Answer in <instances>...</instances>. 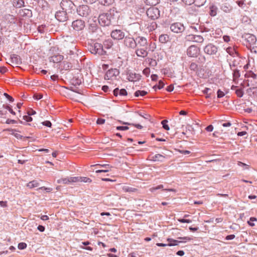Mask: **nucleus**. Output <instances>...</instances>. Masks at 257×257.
Segmentation results:
<instances>
[{
  "label": "nucleus",
  "mask_w": 257,
  "mask_h": 257,
  "mask_svg": "<svg viewBox=\"0 0 257 257\" xmlns=\"http://www.w3.org/2000/svg\"><path fill=\"white\" fill-rule=\"evenodd\" d=\"M137 49L136 53L138 57L144 58L148 55V42L147 39L143 37L137 38Z\"/></svg>",
  "instance_id": "1"
},
{
  "label": "nucleus",
  "mask_w": 257,
  "mask_h": 257,
  "mask_svg": "<svg viewBox=\"0 0 257 257\" xmlns=\"http://www.w3.org/2000/svg\"><path fill=\"white\" fill-rule=\"evenodd\" d=\"M110 14H102L99 15L98 17V22L99 24L103 26H109L111 23Z\"/></svg>",
  "instance_id": "2"
},
{
  "label": "nucleus",
  "mask_w": 257,
  "mask_h": 257,
  "mask_svg": "<svg viewBox=\"0 0 257 257\" xmlns=\"http://www.w3.org/2000/svg\"><path fill=\"white\" fill-rule=\"evenodd\" d=\"M119 74V72L118 69H111L106 72L104 78L106 80H115Z\"/></svg>",
  "instance_id": "3"
},
{
  "label": "nucleus",
  "mask_w": 257,
  "mask_h": 257,
  "mask_svg": "<svg viewBox=\"0 0 257 257\" xmlns=\"http://www.w3.org/2000/svg\"><path fill=\"white\" fill-rule=\"evenodd\" d=\"M90 51L92 54L100 55H103L105 53L102 45L97 43H95L94 45L92 46L91 48H90Z\"/></svg>",
  "instance_id": "4"
},
{
  "label": "nucleus",
  "mask_w": 257,
  "mask_h": 257,
  "mask_svg": "<svg viewBox=\"0 0 257 257\" xmlns=\"http://www.w3.org/2000/svg\"><path fill=\"white\" fill-rule=\"evenodd\" d=\"M159 11L157 8L151 7L147 11V15L151 19L155 20L159 16Z\"/></svg>",
  "instance_id": "5"
},
{
  "label": "nucleus",
  "mask_w": 257,
  "mask_h": 257,
  "mask_svg": "<svg viewBox=\"0 0 257 257\" xmlns=\"http://www.w3.org/2000/svg\"><path fill=\"white\" fill-rule=\"evenodd\" d=\"M72 27L76 31H82L85 28V23L81 20H77L72 22Z\"/></svg>",
  "instance_id": "6"
},
{
  "label": "nucleus",
  "mask_w": 257,
  "mask_h": 257,
  "mask_svg": "<svg viewBox=\"0 0 257 257\" xmlns=\"http://www.w3.org/2000/svg\"><path fill=\"white\" fill-rule=\"evenodd\" d=\"M137 39L135 40L131 37H126L124 40V44L130 48H135L137 46Z\"/></svg>",
  "instance_id": "7"
},
{
  "label": "nucleus",
  "mask_w": 257,
  "mask_h": 257,
  "mask_svg": "<svg viewBox=\"0 0 257 257\" xmlns=\"http://www.w3.org/2000/svg\"><path fill=\"white\" fill-rule=\"evenodd\" d=\"M78 14L82 17H86L90 12L89 7L87 5L80 6L77 9Z\"/></svg>",
  "instance_id": "8"
},
{
  "label": "nucleus",
  "mask_w": 257,
  "mask_h": 257,
  "mask_svg": "<svg viewBox=\"0 0 257 257\" xmlns=\"http://www.w3.org/2000/svg\"><path fill=\"white\" fill-rule=\"evenodd\" d=\"M170 29L172 32L178 33H181L184 30V27L180 23H175L171 25Z\"/></svg>",
  "instance_id": "9"
},
{
  "label": "nucleus",
  "mask_w": 257,
  "mask_h": 257,
  "mask_svg": "<svg viewBox=\"0 0 257 257\" xmlns=\"http://www.w3.org/2000/svg\"><path fill=\"white\" fill-rule=\"evenodd\" d=\"M111 37L115 40H121L124 37V33L120 30H115L111 33Z\"/></svg>",
  "instance_id": "10"
},
{
  "label": "nucleus",
  "mask_w": 257,
  "mask_h": 257,
  "mask_svg": "<svg viewBox=\"0 0 257 257\" xmlns=\"http://www.w3.org/2000/svg\"><path fill=\"white\" fill-rule=\"evenodd\" d=\"M57 183L61 184L69 185L74 183H76V177H70L65 178H61L57 180Z\"/></svg>",
  "instance_id": "11"
},
{
  "label": "nucleus",
  "mask_w": 257,
  "mask_h": 257,
  "mask_svg": "<svg viewBox=\"0 0 257 257\" xmlns=\"http://www.w3.org/2000/svg\"><path fill=\"white\" fill-rule=\"evenodd\" d=\"M204 52L205 53L209 54V55H213L216 54V53L217 51V48L211 44H209L206 46V47L204 48Z\"/></svg>",
  "instance_id": "12"
},
{
  "label": "nucleus",
  "mask_w": 257,
  "mask_h": 257,
  "mask_svg": "<svg viewBox=\"0 0 257 257\" xmlns=\"http://www.w3.org/2000/svg\"><path fill=\"white\" fill-rule=\"evenodd\" d=\"M60 5L63 10L66 12L73 9L74 6L73 1H61Z\"/></svg>",
  "instance_id": "13"
},
{
  "label": "nucleus",
  "mask_w": 257,
  "mask_h": 257,
  "mask_svg": "<svg viewBox=\"0 0 257 257\" xmlns=\"http://www.w3.org/2000/svg\"><path fill=\"white\" fill-rule=\"evenodd\" d=\"M55 18L60 22H65L67 19L66 12L64 11L57 12Z\"/></svg>",
  "instance_id": "14"
},
{
  "label": "nucleus",
  "mask_w": 257,
  "mask_h": 257,
  "mask_svg": "<svg viewBox=\"0 0 257 257\" xmlns=\"http://www.w3.org/2000/svg\"><path fill=\"white\" fill-rule=\"evenodd\" d=\"M97 166H98L101 169L97 170L95 171L96 173H106L108 172L111 170L112 168V166H110L109 164H97Z\"/></svg>",
  "instance_id": "15"
},
{
  "label": "nucleus",
  "mask_w": 257,
  "mask_h": 257,
  "mask_svg": "<svg viewBox=\"0 0 257 257\" xmlns=\"http://www.w3.org/2000/svg\"><path fill=\"white\" fill-rule=\"evenodd\" d=\"M141 77L139 74L130 73L127 76V79L130 81H137L141 79Z\"/></svg>",
  "instance_id": "16"
},
{
  "label": "nucleus",
  "mask_w": 257,
  "mask_h": 257,
  "mask_svg": "<svg viewBox=\"0 0 257 257\" xmlns=\"http://www.w3.org/2000/svg\"><path fill=\"white\" fill-rule=\"evenodd\" d=\"M64 57L63 55L58 54L52 56L49 58V60L50 62H52L53 63H59L63 60Z\"/></svg>",
  "instance_id": "17"
},
{
  "label": "nucleus",
  "mask_w": 257,
  "mask_h": 257,
  "mask_svg": "<svg viewBox=\"0 0 257 257\" xmlns=\"http://www.w3.org/2000/svg\"><path fill=\"white\" fill-rule=\"evenodd\" d=\"M167 240L168 241L170 242L168 244H165V243H157L156 244V245L157 246H158L164 247V246H166L167 245H169V246L176 245H177V243L178 242V241L177 240H174V239H170V238H168L167 239Z\"/></svg>",
  "instance_id": "18"
},
{
  "label": "nucleus",
  "mask_w": 257,
  "mask_h": 257,
  "mask_svg": "<svg viewBox=\"0 0 257 257\" xmlns=\"http://www.w3.org/2000/svg\"><path fill=\"white\" fill-rule=\"evenodd\" d=\"M11 62L15 65L21 64V60L19 56L16 54H13L11 56Z\"/></svg>",
  "instance_id": "19"
},
{
  "label": "nucleus",
  "mask_w": 257,
  "mask_h": 257,
  "mask_svg": "<svg viewBox=\"0 0 257 257\" xmlns=\"http://www.w3.org/2000/svg\"><path fill=\"white\" fill-rule=\"evenodd\" d=\"M113 94L115 96L118 95L120 96H126L127 95V92L125 89H119L117 88L113 90Z\"/></svg>",
  "instance_id": "20"
},
{
  "label": "nucleus",
  "mask_w": 257,
  "mask_h": 257,
  "mask_svg": "<svg viewBox=\"0 0 257 257\" xmlns=\"http://www.w3.org/2000/svg\"><path fill=\"white\" fill-rule=\"evenodd\" d=\"M76 183H77V182L91 183L92 181L91 179L88 177H81V176L76 177Z\"/></svg>",
  "instance_id": "21"
},
{
  "label": "nucleus",
  "mask_w": 257,
  "mask_h": 257,
  "mask_svg": "<svg viewBox=\"0 0 257 257\" xmlns=\"http://www.w3.org/2000/svg\"><path fill=\"white\" fill-rule=\"evenodd\" d=\"M245 39L250 44H255L256 40V37L254 35L250 34H247L245 36Z\"/></svg>",
  "instance_id": "22"
},
{
  "label": "nucleus",
  "mask_w": 257,
  "mask_h": 257,
  "mask_svg": "<svg viewBox=\"0 0 257 257\" xmlns=\"http://www.w3.org/2000/svg\"><path fill=\"white\" fill-rule=\"evenodd\" d=\"M39 186V183L37 180H33L30 181L26 185V186L29 189H33L34 188L37 187Z\"/></svg>",
  "instance_id": "23"
},
{
  "label": "nucleus",
  "mask_w": 257,
  "mask_h": 257,
  "mask_svg": "<svg viewBox=\"0 0 257 257\" xmlns=\"http://www.w3.org/2000/svg\"><path fill=\"white\" fill-rule=\"evenodd\" d=\"M170 37L167 34H162L159 37V41L162 43H166L169 41Z\"/></svg>",
  "instance_id": "24"
},
{
  "label": "nucleus",
  "mask_w": 257,
  "mask_h": 257,
  "mask_svg": "<svg viewBox=\"0 0 257 257\" xmlns=\"http://www.w3.org/2000/svg\"><path fill=\"white\" fill-rule=\"evenodd\" d=\"M122 190L125 192H136L138 189L127 186H124L122 187Z\"/></svg>",
  "instance_id": "25"
},
{
  "label": "nucleus",
  "mask_w": 257,
  "mask_h": 257,
  "mask_svg": "<svg viewBox=\"0 0 257 257\" xmlns=\"http://www.w3.org/2000/svg\"><path fill=\"white\" fill-rule=\"evenodd\" d=\"M217 8L214 6L210 7L209 14L211 16H215L217 14Z\"/></svg>",
  "instance_id": "26"
},
{
  "label": "nucleus",
  "mask_w": 257,
  "mask_h": 257,
  "mask_svg": "<svg viewBox=\"0 0 257 257\" xmlns=\"http://www.w3.org/2000/svg\"><path fill=\"white\" fill-rule=\"evenodd\" d=\"M164 156L161 154H156L152 157V160L154 161H162Z\"/></svg>",
  "instance_id": "27"
},
{
  "label": "nucleus",
  "mask_w": 257,
  "mask_h": 257,
  "mask_svg": "<svg viewBox=\"0 0 257 257\" xmlns=\"http://www.w3.org/2000/svg\"><path fill=\"white\" fill-rule=\"evenodd\" d=\"M147 94V92L144 90H138L135 92V96L139 97V96H144Z\"/></svg>",
  "instance_id": "28"
},
{
  "label": "nucleus",
  "mask_w": 257,
  "mask_h": 257,
  "mask_svg": "<svg viewBox=\"0 0 257 257\" xmlns=\"http://www.w3.org/2000/svg\"><path fill=\"white\" fill-rule=\"evenodd\" d=\"M103 45L105 48L109 49L112 46V43L110 40H106L104 42Z\"/></svg>",
  "instance_id": "29"
},
{
  "label": "nucleus",
  "mask_w": 257,
  "mask_h": 257,
  "mask_svg": "<svg viewBox=\"0 0 257 257\" xmlns=\"http://www.w3.org/2000/svg\"><path fill=\"white\" fill-rule=\"evenodd\" d=\"M203 41L202 37L199 35H194V42L202 43Z\"/></svg>",
  "instance_id": "30"
},
{
  "label": "nucleus",
  "mask_w": 257,
  "mask_h": 257,
  "mask_svg": "<svg viewBox=\"0 0 257 257\" xmlns=\"http://www.w3.org/2000/svg\"><path fill=\"white\" fill-rule=\"evenodd\" d=\"M240 61V58L238 57H237L236 58H234L233 60L232 61L231 63L230 64V66H234L236 67L239 64V62Z\"/></svg>",
  "instance_id": "31"
},
{
  "label": "nucleus",
  "mask_w": 257,
  "mask_h": 257,
  "mask_svg": "<svg viewBox=\"0 0 257 257\" xmlns=\"http://www.w3.org/2000/svg\"><path fill=\"white\" fill-rule=\"evenodd\" d=\"M171 126L174 128L175 130H176L179 128L180 125L179 124V122L174 120L171 124Z\"/></svg>",
  "instance_id": "32"
},
{
  "label": "nucleus",
  "mask_w": 257,
  "mask_h": 257,
  "mask_svg": "<svg viewBox=\"0 0 257 257\" xmlns=\"http://www.w3.org/2000/svg\"><path fill=\"white\" fill-rule=\"evenodd\" d=\"M164 86V83H163V82L162 81V80H160L159 82V84L158 85H155L154 87H153V88L156 90V89L158 88L159 89H160L162 88H163Z\"/></svg>",
  "instance_id": "33"
},
{
  "label": "nucleus",
  "mask_w": 257,
  "mask_h": 257,
  "mask_svg": "<svg viewBox=\"0 0 257 257\" xmlns=\"http://www.w3.org/2000/svg\"><path fill=\"white\" fill-rule=\"evenodd\" d=\"M24 4V1H15L14 2L13 5L15 7L21 8Z\"/></svg>",
  "instance_id": "34"
},
{
  "label": "nucleus",
  "mask_w": 257,
  "mask_h": 257,
  "mask_svg": "<svg viewBox=\"0 0 257 257\" xmlns=\"http://www.w3.org/2000/svg\"><path fill=\"white\" fill-rule=\"evenodd\" d=\"M168 122V120H163L161 122V123L163 125V127L166 130H169L170 128H169V126L168 124H167V123Z\"/></svg>",
  "instance_id": "35"
},
{
  "label": "nucleus",
  "mask_w": 257,
  "mask_h": 257,
  "mask_svg": "<svg viewBox=\"0 0 257 257\" xmlns=\"http://www.w3.org/2000/svg\"><path fill=\"white\" fill-rule=\"evenodd\" d=\"M257 219L255 217H250L249 220L247 221L248 224L250 226H254V224L252 222L253 221H256Z\"/></svg>",
  "instance_id": "36"
},
{
  "label": "nucleus",
  "mask_w": 257,
  "mask_h": 257,
  "mask_svg": "<svg viewBox=\"0 0 257 257\" xmlns=\"http://www.w3.org/2000/svg\"><path fill=\"white\" fill-rule=\"evenodd\" d=\"M226 51L228 53H229L230 55H233L234 54V53L236 54V52H235V50L234 49L232 48H228L227 49H226Z\"/></svg>",
  "instance_id": "37"
},
{
  "label": "nucleus",
  "mask_w": 257,
  "mask_h": 257,
  "mask_svg": "<svg viewBox=\"0 0 257 257\" xmlns=\"http://www.w3.org/2000/svg\"><path fill=\"white\" fill-rule=\"evenodd\" d=\"M8 130L10 131V130ZM11 131L12 132V134L16 138H17V139H22V136L21 135H20L18 133H14V132H15L16 130H11Z\"/></svg>",
  "instance_id": "38"
},
{
  "label": "nucleus",
  "mask_w": 257,
  "mask_h": 257,
  "mask_svg": "<svg viewBox=\"0 0 257 257\" xmlns=\"http://www.w3.org/2000/svg\"><path fill=\"white\" fill-rule=\"evenodd\" d=\"M143 73L146 75L147 77H148L150 74V69L149 68H146L143 71Z\"/></svg>",
  "instance_id": "39"
},
{
  "label": "nucleus",
  "mask_w": 257,
  "mask_h": 257,
  "mask_svg": "<svg viewBox=\"0 0 257 257\" xmlns=\"http://www.w3.org/2000/svg\"><path fill=\"white\" fill-rule=\"evenodd\" d=\"M123 124H128V125H132L135 126L136 127H137V128H139V129H142L143 128V126L139 124H135L133 123H128V122H123Z\"/></svg>",
  "instance_id": "40"
},
{
  "label": "nucleus",
  "mask_w": 257,
  "mask_h": 257,
  "mask_svg": "<svg viewBox=\"0 0 257 257\" xmlns=\"http://www.w3.org/2000/svg\"><path fill=\"white\" fill-rule=\"evenodd\" d=\"M27 247V244L25 242H21L18 244V248L20 249H24Z\"/></svg>",
  "instance_id": "41"
},
{
  "label": "nucleus",
  "mask_w": 257,
  "mask_h": 257,
  "mask_svg": "<svg viewBox=\"0 0 257 257\" xmlns=\"http://www.w3.org/2000/svg\"><path fill=\"white\" fill-rule=\"evenodd\" d=\"M187 54L190 57L193 56L192 46H190L187 49Z\"/></svg>",
  "instance_id": "42"
},
{
  "label": "nucleus",
  "mask_w": 257,
  "mask_h": 257,
  "mask_svg": "<svg viewBox=\"0 0 257 257\" xmlns=\"http://www.w3.org/2000/svg\"><path fill=\"white\" fill-rule=\"evenodd\" d=\"M225 95V93L221 91V90L219 89L217 91V97L218 98H221L223 97Z\"/></svg>",
  "instance_id": "43"
},
{
  "label": "nucleus",
  "mask_w": 257,
  "mask_h": 257,
  "mask_svg": "<svg viewBox=\"0 0 257 257\" xmlns=\"http://www.w3.org/2000/svg\"><path fill=\"white\" fill-rule=\"evenodd\" d=\"M235 93L237 96L239 97H242L243 94V91L241 89H237L235 91Z\"/></svg>",
  "instance_id": "44"
},
{
  "label": "nucleus",
  "mask_w": 257,
  "mask_h": 257,
  "mask_svg": "<svg viewBox=\"0 0 257 257\" xmlns=\"http://www.w3.org/2000/svg\"><path fill=\"white\" fill-rule=\"evenodd\" d=\"M23 119L27 122H30L32 120V118L28 114V115H24Z\"/></svg>",
  "instance_id": "45"
},
{
  "label": "nucleus",
  "mask_w": 257,
  "mask_h": 257,
  "mask_svg": "<svg viewBox=\"0 0 257 257\" xmlns=\"http://www.w3.org/2000/svg\"><path fill=\"white\" fill-rule=\"evenodd\" d=\"M42 124L46 126L47 127H51V125H52L51 122L50 121H48V120H46L45 121H43L42 122Z\"/></svg>",
  "instance_id": "46"
},
{
  "label": "nucleus",
  "mask_w": 257,
  "mask_h": 257,
  "mask_svg": "<svg viewBox=\"0 0 257 257\" xmlns=\"http://www.w3.org/2000/svg\"><path fill=\"white\" fill-rule=\"evenodd\" d=\"M116 129L119 131H125L128 129V127L127 126H117Z\"/></svg>",
  "instance_id": "47"
},
{
  "label": "nucleus",
  "mask_w": 257,
  "mask_h": 257,
  "mask_svg": "<svg viewBox=\"0 0 257 257\" xmlns=\"http://www.w3.org/2000/svg\"><path fill=\"white\" fill-rule=\"evenodd\" d=\"M39 189L44 190L47 192H51L52 191V188H48V187H40Z\"/></svg>",
  "instance_id": "48"
},
{
  "label": "nucleus",
  "mask_w": 257,
  "mask_h": 257,
  "mask_svg": "<svg viewBox=\"0 0 257 257\" xmlns=\"http://www.w3.org/2000/svg\"><path fill=\"white\" fill-rule=\"evenodd\" d=\"M105 120L103 118H98L96 123L98 124H102L105 123Z\"/></svg>",
  "instance_id": "49"
},
{
  "label": "nucleus",
  "mask_w": 257,
  "mask_h": 257,
  "mask_svg": "<svg viewBox=\"0 0 257 257\" xmlns=\"http://www.w3.org/2000/svg\"><path fill=\"white\" fill-rule=\"evenodd\" d=\"M0 206L2 207H7L8 206L7 201H0Z\"/></svg>",
  "instance_id": "50"
},
{
  "label": "nucleus",
  "mask_w": 257,
  "mask_h": 257,
  "mask_svg": "<svg viewBox=\"0 0 257 257\" xmlns=\"http://www.w3.org/2000/svg\"><path fill=\"white\" fill-rule=\"evenodd\" d=\"M4 96L8 98L11 102H13L14 99L13 98L12 96L9 95L8 94L6 93H4Z\"/></svg>",
  "instance_id": "51"
},
{
  "label": "nucleus",
  "mask_w": 257,
  "mask_h": 257,
  "mask_svg": "<svg viewBox=\"0 0 257 257\" xmlns=\"http://www.w3.org/2000/svg\"><path fill=\"white\" fill-rule=\"evenodd\" d=\"M70 96H71V99L75 100V101H78V97H77V96L76 94L75 93H72L70 94Z\"/></svg>",
  "instance_id": "52"
},
{
  "label": "nucleus",
  "mask_w": 257,
  "mask_h": 257,
  "mask_svg": "<svg viewBox=\"0 0 257 257\" xmlns=\"http://www.w3.org/2000/svg\"><path fill=\"white\" fill-rule=\"evenodd\" d=\"M234 238H235V235L231 234V235H228L226 236L225 237V239L226 240H231V239H234Z\"/></svg>",
  "instance_id": "53"
},
{
  "label": "nucleus",
  "mask_w": 257,
  "mask_h": 257,
  "mask_svg": "<svg viewBox=\"0 0 257 257\" xmlns=\"http://www.w3.org/2000/svg\"><path fill=\"white\" fill-rule=\"evenodd\" d=\"M5 108H6V109H8V110L10 112V113H12V114H13V115H15V114H16L15 112V111H14L13 110V109H12V108H11L9 106L7 105V106L5 107Z\"/></svg>",
  "instance_id": "54"
},
{
  "label": "nucleus",
  "mask_w": 257,
  "mask_h": 257,
  "mask_svg": "<svg viewBox=\"0 0 257 257\" xmlns=\"http://www.w3.org/2000/svg\"><path fill=\"white\" fill-rule=\"evenodd\" d=\"M254 96L257 97V87H252L250 88Z\"/></svg>",
  "instance_id": "55"
},
{
  "label": "nucleus",
  "mask_w": 257,
  "mask_h": 257,
  "mask_svg": "<svg viewBox=\"0 0 257 257\" xmlns=\"http://www.w3.org/2000/svg\"><path fill=\"white\" fill-rule=\"evenodd\" d=\"M17 121L14 119H8L6 123L7 124H10V123H16Z\"/></svg>",
  "instance_id": "56"
},
{
  "label": "nucleus",
  "mask_w": 257,
  "mask_h": 257,
  "mask_svg": "<svg viewBox=\"0 0 257 257\" xmlns=\"http://www.w3.org/2000/svg\"><path fill=\"white\" fill-rule=\"evenodd\" d=\"M7 71V69L5 67H0V72L2 74H4Z\"/></svg>",
  "instance_id": "57"
},
{
  "label": "nucleus",
  "mask_w": 257,
  "mask_h": 257,
  "mask_svg": "<svg viewBox=\"0 0 257 257\" xmlns=\"http://www.w3.org/2000/svg\"><path fill=\"white\" fill-rule=\"evenodd\" d=\"M205 129L208 132H212L213 130V126L212 125H209Z\"/></svg>",
  "instance_id": "58"
},
{
  "label": "nucleus",
  "mask_w": 257,
  "mask_h": 257,
  "mask_svg": "<svg viewBox=\"0 0 257 257\" xmlns=\"http://www.w3.org/2000/svg\"><path fill=\"white\" fill-rule=\"evenodd\" d=\"M151 77L152 81H156L158 79V75L156 74H152Z\"/></svg>",
  "instance_id": "59"
},
{
  "label": "nucleus",
  "mask_w": 257,
  "mask_h": 257,
  "mask_svg": "<svg viewBox=\"0 0 257 257\" xmlns=\"http://www.w3.org/2000/svg\"><path fill=\"white\" fill-rule=\"evenodd\" d=\"M174 89V86L172 85H170L167 88V90L169 92H171Z\"/></svg>",
  "instance_id": "60"
},
{
  "label": "nucleus",
  "mask_w": 257,
  "mask_h": 257,
  "mask_svg": "<svg viewBox=\"0 0 257 257\" xmlns=\"http://www.w3.org/2000/svg\"><path fill=\"white\" fill-rule=\"evenodd\" d=\"M179 221L180 222H182V223H184V222H187V223H189V222H191V220H189V219H179Z\"/></svg>",
  "instance_id": "61"
},
{
  "label": "nucleus",
  "mask_w": 257,
  "mask_h": 257,
  "mask_svg": "<svg viewBox=\"0 0 257 257\" xmlns=\"http://www.w3.org/2000/svg\"><path fill=\"white\" fill-rule=\"evenodd\" d=\"M37 228L41 232H43L45 230V227L42 225H39Z\"/></svg>",
  "instance_id": "62"
},
{
  "label": "nucleus",
  "mask_w": 257,
  "mask_h": 257,
  "mask_svg": "<svg viewBox=\"0 0 257 257\" xmlns=\"http://www.w3.org/2000/svg\"><path fill=\"white\" fill-rule=\"evenodd\" d=\"M108 89H109V87L106 85H104V86H102V90L105 92H108Z\"/></svg>",
  "instance_id": "63"
},
{
  "label": "nucleus",
  "mask_w": 257,
  "mask_h": 257,
  "mask_svg": "<svg viewBox=\"0 0 257 257\" xmlns=\"http://www.w3.org/2000/svg\"><path fill=\"white\" fill-rule=\"evenodd\" d=\"M238 5L241 8H243L244 3L243 1H237Z\"/></svg>",
  "instance_id": "64"
}]
</instances>
